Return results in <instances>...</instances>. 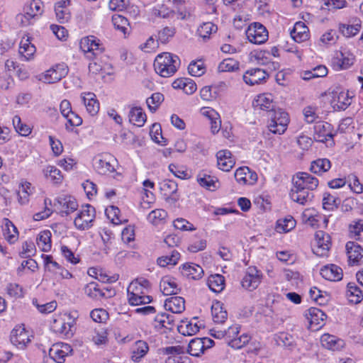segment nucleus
<instances>
[{
  "mask_svg": "<svg viewBox=\"0 0 363 363\" xmlns=\"http://www.w3.org/2000/svg\"><path fill=\"white\" fill-rule=\"evenodd\" d=\"M289 118L288 113L281 109L271 113L268 128L274 134H283L288 126Z\"/></svg>",
  "mask_w": 363,
  "mask_h": 363,
  "instance_id": "obj_2",
  "label": "nucleus"
},
{
  "mask_svg": "<svg viewBox=\"0 0 363 363\" xmlns=\"http://www.w3.org/2000/svg\"><path fill=\"white\" fill-rule=\"evenodd\" d=\"M180 258V254L176 250H173L170 256H162L159 257L157 260V264L162 267H165L169 264L174 265L177 263Z\"/></svg>",
  "mask_w": 363,
  "mask_h": 363,
  "instance_id": "obj_49",
  "label": "nucleus"
},
{
  "mask_svg": "<svg viewBox=\"0 0 363 363\" xmlns=\"http://www.w3.org/2000/svg\"><path fill=\"white\" fill-rule=\"evenodd\" d=\"M349 230L351 238L360 240L362 239V233H363V220L354 221L353 224L350 225Z\"/></svg>",
  "mask_w": 363,
  "mask_h": 363,
  "instance_id": "obj_55",
  "label": "nucleus"
},
{
  "mask_svg": "<svg viewBox=\"0 0 363 363\" xmlns=\"http://www.w3.org/2000/svg\"><path fill=\"white\" fill-rule=\"evenodd\" d=\"M13 124L16 130L23 136H27L31 132L30 128L26 123H23L18 116H15L13 118Z\"/></svg>",
  "mask_w": 363,
  "mask_h": 363,
  "instance_id": "obj_56",
  "label": "nucleus"
},
{
  "mask_svg": "<svg viewBox=\"0 0 363 363\" xmlns=\"http://www.w3.org/2000/svg\"><path fill=\"white\" fill-rule=\"evenodd\" d=\"M149 347L146 342L138 340L133 347L131 359L134 362H139L148 352Z\"/></svg>",
  "mask_w": 363,
  "mask_h": 363,
  "instance_id": "obj_35",
  "label": "nucleus"
},
{
  "mask_svg": "<svg viewBox=\"0 0 363 363\" xmlns=\"http://www.w3.org/2000/svg\"><path fill=\"white\" fill-rule=\"evenodd\" d=\"M164 101V96L161 93L157 92L152 94V96L147 99L146 104L149 110L154 113L158 108L161 103Z\"/></svg>",
  "mask_w": 363,
  "mask_h": 363,
  "instance_id": "obj_50",
  "label": "nucleus"
},
{
  "mask_svg": "<svg viewBox=\"0 0 363 363\" xmlns=\"http://www.w3.org/2000/svg\"><path fill=\"white\" fill-rule=\"evenodd\" d=\"M250 340V337L247 334L244 333L239 337H233L230 340H228L227 342L228 345L231 347L235 349H240L246 344H247Z\"/></svg>",
  "mask_w": 363,
  "mask_h": 363,
  "instance_id": "obj_58",
  "label": "nucleus"
},
{
  "mask_svg": "<svg viewBox=\"0 0 363 363\" xmlns=\"http://www.w3.org/2000/svg\"><path fill=\"white\" fill-rule=\"evenodd\" d=\"M320 342L324 347L332 350H338L344 345L342 340L338 339L335 336L329 334L323 335L320 337Z\"/></svg>",
  "mask_w": 363,
  "mask_h": 363,
  "instance_id": "obj_30",
  "label": "nucleus"
},
{
  "mask_svg": "<svg viewBox=\"0 0 363 363\" xmlns=\"http://www.w3.org/2000/svg\"><path fill=\"white\" fill-rule=\"evenodd\" d=\"M176 30L174 27H164L158 33V39L162 44H166L175 34Z\"/></svg>",
  "mask_w": 363,
  "mask_h": 363,
  "instance_id": "obj_61",
  "label": "nucleus"
},
{
  "mask_svg": "<svg viewBox=\"0 0 363 363\" xmlns=\"http://www.w3.org/2000/svg\"><path fill=\"white\" fill-rule=\"evenodd\" d=\"M82 101L87 112L91 116L97 114L99 111V103L96 99L95 94L93 93L85 94L84 96H82Z\"/></svg>",
  "mask_w": 363,
  "mask_h": 363,
  "instance_id": "obj_29",
  "label": "nucleus"
},
{
  "mask_svg": "<svg viewBox=\"0 0 363 363\" xmlns=\"http://www.w3.org/2000/svg\"><path fill=\"white\" fill-rule=\"evenodd\" d=\"M43 12V2L40 0H33L24 7V13L17 16L18 21L22 26H28L32 23L31 20L40 16Z\"/></svg>",
  "mask_w": 363,
  "mask_h": 363,
  "instance_id": "obj_5",
  "label": "nucleus"
},
{
  "mask_svg": "<svg viewBox=\"0 0 363 363\" xmlns=\"http://www.w3.org/2000/svg\"><path fill=\"white\" fill-rule=\"evenodd\" d=\"M252 105L255 110H263L266 111H274V103L272 94H264L259 95L255 99Z\"/></svg>",
  "mask_w": 363,
  "mask_h": 363,
  "instance_id": "obj_24",
  "label": "nucleus"
},
{
  "mask_svg": "<svg viewBox=\"0 0 363 363\" xmlns=\"http://www.w3.org/2000/svg\"><path fill=\"white\" fill-rule=\"evenodd\" d=\"M262 275L255 267H249L242 280V286L248 291H253L261 283Z\"/></svg>",
  "mask_w": 363,
  "mask_h": 363,
  "instance_id": "obj_11",
  "label": "nucleus"
},
{
  "mask_svg": "<svg viewBox=\"0 0 363 363\" xmlns=\"http://www.w3.org/2000/svg\"><path fill=\"white\" fill-rule=\"evenodd\" d=\"M4 236L9 243H13L17 240L18 230L13 223L8 218L4 220Z\"/></svg>",
  "mask_w": 363,
  "mask_h": 363,
  "instance_id": "obj_33",
  "label": "nucleus"
},
{
  "mask_svg": "<svg viewBox=\"0 0 363 363\" xmlns=\"http://www.w3.org/2000/svg\"><path fill=\"white\" fill-rule=\"evenodd\" d=\"M230 151L222 150L217 152V164L220 169L229 172L235 165V161L232 158Z\"/></svg>",
  "mask_w": 363,
  "mask_h": 363,
  "instance_id": "obj_20",
  "label": "nucleus"
},
{
  "mask_svg": "<svg viewBox=\"0 0 363 363\" xmlns=\"http://www.w3.org/2000/svg\"><path fill=\"white\" fill-rule=\"evenodd\" d=\"M38 245L43 252H48L51 249V232L43 230L40 232L38 238Z\"/></svg>",
  "mask_w": 363,
  "mask_h": 363,
  "instance_id": "obj_43",
  "label": "nucleus"
},
{
  "mask_svg": "<svg viewBox=\"0 0 363 363\" xmlns=\"http://www.w3.org/2000/svg\"><path fill=\"white\" fill-rule=\"evenodd\" d=\"M306 317L308 320L310 324L315 326V330H318L324 325V321L327 316L320 309L311 307L307 310Z\"/></svg>",
  "mask_w": 363,
  "mask_h": 363,
  "instance_id": "obj_19",
  "label": "nucleus"
},
{
  "mask_svg": "<svg viewBox=\"0 0 363 363\" xmlns=\"http://www.w3.org/2000/svg\"><path fill=\"white\" fill-rule=\"evenodd\" d=\"M276 341L279 345L288 347L291 350L296 345V338L287 333H280L276 337Z\"/></svg>",
  "mask_w": 363,
  "mask_h": 363,
  "instance_id": "obj_44",
  "label": "nucleus"
},
{
  "mask_svg": "<svg viewBox=\"0 0 363 363\" xmlns=\"http://www.w3.org/2000/svg\"><path fill=\"white\" fill-rule=\"evenodd\" d=\"M196 179L201 186L209 191H216L220 186L217 177L211 176L204 171L198 174Z\"/></svg>",
  "mask_w": 363,
  "mask_h": 363,
  "instance_id": "obj_18",
  "label": "nucleus"
},
{
  "mask_svg": "<svg viewBox=\"0 0 363 363\" xmlns=\"http://www.w3.org/2000/svg\"><path fill=\"white\" fill-rule=\"evenodd\" d=\"M204 345L201 338L192 339L188 345V353L194 357H199L204 352Z\"/></svg>",
  "mask_w": 363,
  "mask_h": 363,
  "instance_id": "obj_40",
  "label": "nucleus"
},
{
  "mask_svg": "<svg viewBox=\"0 0 363 363\" xmlns=\"http://www.w3.org/2000/svg\"><path fill=\"white\" fill-rule=\"evenodd\" d=\"M128 296L129 303L133 306L147 304L152 301L151 296H140L137 294L128 293Z\"/></svg>",
  "mask_w": 363,
  "mask_h": 363,
  "instance_id": "obj_59",
  "label": "nucleus"
},
{
  "mask_svg": "<svg viewBox=\"0 0 363 363\" xmlns=\"http://www.w3.org/2000/svg\"><path fill=\"white\" fill-rule=\"evenodd\" d=\"M181 274L189 279L198 280L202 278V267L194 263H185L179 267Z\"/></svg>",
  "mask_w": 363,
  "mask_h": 363,
  "instance_id": "obj_17",
  "label": "nucleus"
},
{
  "mask_svg": "<svg viewBox=\"0 0 363 363\" xmlns=\"http://www.w3.org/2000/svg\"><path fill=\"white\" fill-rule=\"evenodd\" d=\"M84 293L93 300H101L105 297V293L101 290L96 282L91 281L84 286Z\"/></svg>",
  "mask_w": 363,
  "mask_h": 363,
  "instance_id": "obj_37",
  "label": "nucleus"
},
{
  "mask_svg": "<svg viewBox=\"0 0 363 363\" xmlns=\"http://www.w3.org/2000/svg\"><path fill=\"white\" fill-rule=\"evenodd\" d=\"M346 296L352 303H359L363 299V293L354 283L350 282L347 285Z\"/></svg>",
  "mask_w": 363,
  "mask_h": 363,
  "instance_id": "obj_31",
  "label": "nucleus"
},
{
  "mask_svg": "<svg viewBox=\"0 0 363 363\" xmlns=\"http://www.w3.org/2000/svg\"><path fill=\"white\" fill-rule=\"evenodd\" d=\"M352 96L349 91H341L333 100V107L338 111L345 110L352 103Z\"/></svg>",
  "mask_w": 363,
  "mask_h": 363,
  "instance_id": "obj_32",
  "label": "nucleus"
},
{
  "mask_svg": "<svg viewBox=\"0 0 363 363\" xmlns=\"http://www.w3.org/2000/svg\"><path fill=\"white\" fill-rule=\"evenodd\" d=\"M150 135L155 143L162 145H167V139L162 135V128L160 124L155 123L152 125Z\"/></svg>",
  "mask_w": 363,
  "mask_h": 363,
  "instance_id": "obj_54",
  "label": "nucleus"
},
{
  "mask_svg": "<svg viewBox=\"0 0 363 363\" xmlns=\"http://www.w3.org/2000/svg\"><path fill=\"white\" fill-rule=\"evenodd\" d=\"M112 22L116 29L121 31L124 35L128 33L129 22L126 18L121 15H113Z\"/></svg>",
  "mask_w": 363,
  "mask_h": 363,
  "instance_id": "obj_52",
  "label": "nucleus"
},
{
  "mask_svg": "<svg viewBox=\"0 0 363 363\" xmlns=\"http://www.w3.org/2000/svg\"><path fill=\"white\" fill-rule=\"evenodd\" d=\"M239 62L233 59V58H227L223 60L218 67V69L219 72H235L239 69Z\"/></svg>",
  "mask_w": 363,
  "mask_h": 363,
  "instance_id": "obj_47",
  "label": "nucleus"
},
{
  "mask_svg": "<svg viewBox=\"0 0 363 363\" xmlns=\"http://www.w3.org/2000/svg\"><path fill=\"white\" fill-rule=\"evenodd\" d=\"M178 331L183 335L191 336L199 331V327L196 323L182 321L178 326Z\"/></svg>",
  "mask_w": 363,
  "mask_h": 363,
  "instance_id": "obj_45",
  "label": "nucleus"
},
{
  "mask_svg": "<svg viewBox=\"0 0 363 363\" xmlns=\"http://www.w3.org/2000/svg\"><path fill=\"white\" fill-rule=\"evenodd\" d=\"M174 321V316L166 313H159L155 318L156 327L165 328L169 330L172 329Z\"/></svg>",
  "mask_w": 363,
  "mask_h": 363,
  "instance_id": "obj_39",
  "label": "nucleus"
},
{
  "mask_svg": "<svg viewBox=\"0 0 363 363\" xmlns=\"http://www.w3.org/2000/svg\"><path fill=\"white\" fill-rule=\"evenodd\" d=\"M321 276L326 280L336 281L342 279V269L335 265L330 264L324 266L320 269Z\"/></svg>",
  "mask_w": 363,
  "mask_h": 363,
  "instance_id": "obj_22",
  "label": "nucleus"
},
{
  "mask_svg": "<svg viewBox=\"0 0 363 363\" xmlns=\"http://www.w3.org/2000/svg\"><path fill=\"white\" fill-rule=\"evenodd\" d=\"M236 181L242 185H252L257 181V174L247 167H241L235 172Z\"/></svg>",
  "mask_w": 363,
  "mask_h": 363,
  "instance_id": "obj_15",
  "label": "nucleus"
},
{
  "mask_svg": "<svg viewBox=\"0 0 363 363\" xmlns=\"http://www.w3.org/2000/svg\"><path fill=\"white\" fill-rule=\"evenodd\" d=\"M160 190L167 201H177L179 198L175 195L177 191V184L170 179H165L160 183Z\"/></svg>",
  "mask_w": 363,
  "mask_h": 363,
  "instance_id": "obj_23",
  "label": "nucleus"
},
{
  "mask_svg": "<svg viewBox=\"0 0 363 363\" xmlns=\"http://www.w3.org/2000/svg\"><path fill=\"white\" fill-rule=\"evenodd\" d=\"M54 206L62 216H65L75 211L78 208V203L74 197L62 196L55 199Z\"/></svg>",
  "mask_w": 363,
  "mask_h": 363,
  "instance_id": "obj_9",
  "label": "nucleus"
},
{
  "mask_svg": "<svg viewBox=\"0 0 363 363\" xmlns=\"http://www.w3.org/2000/svg\"><path fill=\"white\" fill-rule=\"evenodd\" d=\"M80 48L89 60H96L98 56L104 51L100 40L93 35L83 38L80 41Z\"/></svg>",
  "mask_w": 363,
  "mask_h": 363,
  "instance_id": "obj_3",
  "label": "nucleus"
},
{
  "mask_svg": "<svg viewBox=\"0 0 363 363\" xmlns=\"http://www.w3.org/2000/svg\"><path fill=\"white\" fill-rule=\"evenodd\" d=\"M207 283L209 289L215 293H220L225 288V278L219 274L211 275Z\"/></svg>",
  "mask_w": 363,
  "mask_h": 363,
  "instance_id": "obj_36",
  "label": "nucleus"
},
{
  "mask_svg": "<svg viewBox=\"0 0 363 363\" xmlns=\"http://www.w3.org/2000/svg\"><path fill=\"white\" fill-rule=\"evenodd\" d=\"M361 29V24L357 23L354 25L340 24V32L346 38H351L356 35Z\"/></svg>",
  "mask_w": 363,
  "mask_h": 363,
  "instance_id": "obj_46",
  "label": "nucleus"
},
{
  "mask_svg": "<svg viewBox=\"0 0 363 363\" xmlns=\"http://www.w3.org/2000/svg\"><path fill=\"white\" fill-rule=\"evenodd\" d=\"M331 238L328 233L318 230L315 234V243L313 252L317 256H326L331 246Z\"/></svg>",
  "mask_w": 363,
  "mask_h": 363,
  "instance_id": "obj_8",
  "label": "nucleus"
},
{
  "mask_svg": "<svg viewBox=\"0 0 363 363\" xmlns=\"http://www.w3.org/2000/svg\"><path fill=\"white\" fill-rule=\"evenodd\" d=\"M296 221L292 216L277 220L276 230L279 233H286L294 228Z\"/></svg>",
  "mask_w": 363,
  "mask_h": 363,
  "instance_id": "obj_42",
  "label": "nucleus"
},
{
  "mask_svg": "<svg viewBox=\"0 0 363 363\" xmlns=\"http://www.w3.org/2000/svg\"><path fill=\"white\" fill-rule=\"evenodd\" d=\"M350 264H357L363 257V248L354 241H349L345 245Z\"/></svg>",
  "mask_w": 363,
  "mask_h": 363,
  "instance_id": "obj_16",
  "label": "nucleus"
},
{
  "mask_svg": "<svg viewBox=\"0 0 363 363\" xmlns=\"http://www.w3.org/2000/svg\"><path fill=\"white\" fill-rule=\"evenodd\" d=\"M340 200L329 193H325L323 198V207L326 210H333L340 204Z\"/></svg>",
  "mask_w": 363,
  "mask_h": 363,
  "instance_id": "obj_57",
  "label": "nucleus"
},
{
  "mask_svg": "<svg viewBox=\"0 0 363 363\" xmlns=\"http://www.w3.org/2000/svg\"><path fill=\"white\" fill-rule=\"evenodd\" d=\"M160 289L164 296L177 294L180 291V288L179 287L176 279L169 276H165L161 279L160 282Z\"/></svg>",
  "mask_w": 363,
  "mask_h": 363,
  "instance_id": "obj_21",
  "label": "nucleus"
},
{
  "mask_svg": "<svg viewBox=\"0 0 363 363\" xmlns=\"http://www.w3.org/2000/svg\"><path fill=\"white\" fill-rule=\"evenodd\" d=\"M95 217V208L92 206L86 204L82 207V209L75 218L74 220V225L80 230H88L92 226Z\"/></svg>",
  "mask_w": 363,
  "mask_h": 363,
  "instance_id": "obj_4",
  "label": "nucleus"
},
{
  "mask_svg": "<svg viewBox=\"0 0 363 363\" xmlns=\"http://www.w3.org/2000/svg\"><path fill=\"white\" fill-rule=\"evenodd\" d=\"M68 73V68L65 64H58L47 70L44 74V82L48 84L61 80Z\"/></svg>",
  "mask_w": 363,
  "mask_h": 363,
  "instance_id": "obj_14",
  "label": "nucleus"
},
{
  "mask_svg": "<svg viewBox=\"0 0 363 363\" xmlns=\"http://www.w3.org/2000/svg\"><path fill=\"white\" fill-rule=\"evenodd\" d=\"M49 355L57 363H63L65 361V354L62 353L57 344L54 345L49 351Z\"/></svg>",
  "mask_w": 363,
  "mask_h": 363,
  "instance_id": "obj_64",
  "label": "nucleus"
},
{
  "mask_svg": "<svg viewBox=\"0 0 363 363\" xmlns=\"http://www.w3.org/2000/svg\"><path fill=\"white\" fill-rule=\"evenodd\" d=\"M35 52V47L30 43L29 38L22 39L20 43L19 53L29 60Z\"/></svg>",
  "mask_w": 363,
  "mask_h": 363,
  "instance_id": "obj_41",
  "label": "nucleus"
},
{
  "mask_svg": "<svg viewBox=\"0 0 363 363\" xmlns=\"http://www.w3.org/2000/svg\"><path fill=\"white\" fill-rule=\"evenodd\" d=\"M268 77L269 74L266 70L260 68H252L243 74L244 82L250 86L265 82Z\"/></svg>",
  "mask_w": 363,
  "mask_h": 363,
  "instance_id": "obj_13",
  "label": "nucleus"
},
{
  "mask_svg": "<svg viewBox=\"0 0 363 363\" xmlns=\"http://www.w3.org/2000/svg\"><path fill=\"white\" fill-rule=\"evenodd\" d=\"M167 216V213L163 209H155L152 211L147 216V220L153 225H158Z\"/></svg>",
  "mask_w": 363,
  "mask_h": 363,
  "instance_id": "obj_53",
  "label": "nucleus"
},
{
  "mask_svg": "<svg viewBox=\"0 0 363 363\" xmlns=\"http://www.w3.org/2000/svg\"><path fill=\"white\" fill-rule=\"evenodd\" d=\"M188 71L192 76L200 77L205 73L206 68L201 61L191 62L188 67Z\"/></svg>",
  "mask_w": 363,
  "mask_h": 363,
  "instance_id": "obj_60",
  "label": "nucleus"
},
{
  "mask_svg": "<svg viewBox=\"0 0 363 363\" xmlns=\"http://www.w3.org/2000/svg\"><path fill=\"white\" fill-rule=\"evenodd\" d=\"M6 291L9 296L15 298L23 296V288L16 283H10L6 286Z\"/></svg>",
  "mask_w": 363,
  "mask_h": 363,
  "instance_id": "obj_63",
  "label": "nucleus"
},
{
  "mask_svg": "<svg viewBox=\"0 0 363 363\" xmlns=\"http://www.w3.org/2000/svg\"><path fill=\"white\" fill-rule=\"evenodd\" d=\"M10 339L11 343L20 349L25 348L30 342L28 332L21 325H18L12 330Z\"/></svg>",
  "mask_w": 363,
  "mask_h": 363,
  "instance_id": "obj_12",
  "label": "nucleus"
},
{
  "mask_svg": "<svg viewBox=\"0 0 363 363\" xmlns=\"http://www.w3.org/2000/svg\"><path fill=\"white\" fill-rule=\"evenodd\" d=\"M44 172L45 176L47 178L50 179L55 183H60L62 179V175L61 174L60 170L54 166H48L46 169H45Z\"/></svg>",
  "mask_w": 363,
  "mask_h": 363,
  "instance_id": "obj_62",
  "label": "nucleus"
},
{
  "mask_svg": "<svg viewBox=\"0 0 363 363\" xmlns=\"http://www.w3.org/2000/svg\"><path fill=\"white\" fill-rule=\"evenodd\" d=\"M179 65V57L169 52L158 55L154 62L155 72L162 77H169L173 75Z\"/></svg>",
  "mask_w": 363,
  "mask_h": 363,
  "instance_id": "obj_1",
  "label": "nucleus"
},
{
  "mask_svg": "<svg viewBox=\"0 0 363 363\" xmlns=\"http://www.w3.org/2000/svg\"><path fill=\"white\" fill-rule=\"evenodd\" d=\"M245 33L250 43L257 45L265 43L269 37L267 28L258 22L251 23L246 30Z\"/></svg>",
  "mask_w": 363,
  "mask_h": 363,
  "instance_id": "obj_7",
  "label": "nucleus"
},
{
  "mask_svg": "<svg viewBox=\"0 0 363 363\" xmlns=\"http://www.w3.org/2000/svg\"><path fill=\"white\" fill-rule=\"evenodd\" d=\"M330 125L328 123H318L314 125L313 139L317 142L325 143L329 139H333V135L329 132Z\"/></svg>",
  "mask_w": 363,
  "mask_h": 363,
  "instance_id": "obj_25",
  "label": "nucleus"
},
{
  "mask_svg": "<svg viewBox=\"0 0 363 363\" xmlns=\"http://www.w3.org/2000/svg\"><path fill=\"white\" fill-rule=\"evenodd\" d=\"M166 310L173 313H181L185 310V301L181 296H172L164 301Z\"/></svg>",
  "mask_w": 363,
  "mask_h": 363,
  "instance_id": "obj_27",
  "label": "nucleus"
},
{
  "mask_svg": "<svg viewBox=\"0 0 363 363\" xmlns=\"http://www.w3.org/2000/svg\"><path fill=\"white\" fill-rule=\"evenodd\" d=\"M128 116L130 122L138 127L143 126L147 118L146 114L140 107L132 108Z\"/></svg>",
  "mask_w": 363,
  "mask_h": 363,
  "instance_id": "obj_34",
  "label": "nucleus"
},
{
  "mask_svg": "<svg viewBox=\"0 0 363 363\" xmlns=\"http://www.w3.org/2000/svg\"><path fill=\"white\" fill-rule=\"evenodd\" d=\"M294 186L290 191V197L295 202L304 205L312 201L313 194L308 189L302 186L300 183L293 181Z\"/></svg>",
  "mask_w": 363,
  "mask_h": 363,
  "instance_id": "obj_10",
  "label": "nucleus"
},
{
  "mask_svg": "<svg viewBox=\"0 0 363 363\" xmlns=\"http://www.w3.org/2000/svg\"><path fill=\"white\" fill-rule=\"evenodd\" d=\"M330 167V161L328 159L323 158L313 161L310 169L314 174H321L328 171Z\"/></svg>",
  "mask_w": 363,
  "mask_h": 363,
  "instance_id": "obj_38",
  "label": "nucleus"
},
{
  "mask_svg": "<svg viewBox=\"0 0 363 363\" xmlns=\"http://www.w3.org/2000/svg\"><path fill=\"white\" fill-rule=\"evenodd\" d=\"M217 30V26L211 22L203 23L198 30V35L203 40L209 38L210 35Z\"/></svg>",
  "mask_w": 363,
  "mask_h": 363,
  "instance_id": "obj_51",
  "label": "nucleus"
},
{
  "mask_svg": "<svg viewBox=\"0 0 363 363\" xmlns=\"http://www.w3.org/2000/svg\"><path fill=\"white\" fill-rule=\"evenodd\" d=\"M293 181L300 183L302 186L311 191L315 189L318 186V179L306 172H298L293 178Z\"/></svg>",
  "mask_w": 363,
  "mask_h": 363,
  "instance_id": "obj_26",
  "label": "nucleus"
},
{
  "mask_svg": "<svg viewBox=\"0 0 363 363\" xmlns=\"http://www.w3.org/2000/svg\"><path fill=\"white\" fill-rule=\"evenodd\" d=\"M211 314L215 323H223L227 319V312L223 310L219 303H216L212 306Z\"/></svg>",
  "mask_w": 363,
  "mask_h": 363,
  "instance_id": "obj_48",
  "label": "nucleus"
},
{
  "mask_svg": "<svg viewBox=\"0 0 363 363\" xmlns=\"http://www.w3.org/2000/svg\"><path fill=\"white\" fill-rule=\"evenodd\" d=\"M291 36L297 43L304 42L308 39V28L304 23L297 22L291 32Z\"/></svg>",
  "mask_w": 363,
  "mask_h": 363,
  "instance_id": "obj_28",
  "label": "nucleus"
},
{
  "mask_svg": "<svg viewBox=\"0 0 363 363\" xmlns=\"http://www.w3.org/2000/svg\"><path fill=\"white\" fill-rule=\"evenodd\" d=\"M116 159L110 154H103L96 156L93 160V166L100 174H108L116 171Z\"/></svg>",
  "mask_w": 363,
  "mask_h": 363,
  "instance_id": "obj_6",
  "label": "nucleus"
}]
</instances>
